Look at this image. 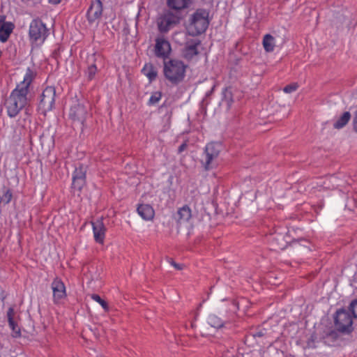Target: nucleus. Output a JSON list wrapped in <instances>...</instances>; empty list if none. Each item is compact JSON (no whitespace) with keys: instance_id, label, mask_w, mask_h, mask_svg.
I'll return each mask as SVG.
<instances>
[{"instance_id":"1","label":"nucleus","mask_w":357,"mask_h":357,"mask_svg":"<svg viewBox=\"0 0 357 357\" xmlns=\"http://www.w3.org/2000/svg\"><path fill=\"white\" fill-rule=\"evenodd\" d=\"M36 76V71L28 68L23 81L17 85L6 99L5 107L9 117L14 118L20 114L21 111L26 110V107H31L27 96L29 93V86Z\"/></svg>"},{"instance_id":"2","label":"nucleus","mask_w":357,"mask_h":357,"mask_svg":"<svg viewBox=\"0 0 357 357\" xmlns=\"http://www.w3.org/2000/svg\"><path fill=\"white\" fill-rule=\"evenodd\" d=\"M188 66L178 59H171L164 61L163 74L165 79L173 86L183 82Z\"/></svg>"},{"instance_id":"3","label":"nucleus","mask_w":357,"mask_h":357,"mask_svg":"<svg viewBox=\"0 0 357 357\" xmlns=\"http://www.w3.org/2000/svg\"><path fill=\"white\" fill-rule=\"evenodd\" d=\"M208 12L203 8H199L192 15L188 27L189 34L193 36H199L206 31L209 21Z\"/></svg>"},{"instance_id":"4","label":"nucleus","mask_w":357,"mask_h":357,"mask_svg":"<svg viewBox=\"0 0 357 357\" xmlns=\"http://www.w3.org/2000/svg\"><path fill=\"white\" fill-rule=\"evenodd\" d=\"M49 36V29L40 18L33 19L29 25V36L32 44H43Z\"/></svg>"},{"instance_id":"5","label":"nucleus","mask_w":357,"mask_h":357,"mask_svg":"<svg viewBox=\"0 0 357 357\" xmlns=\"http://www.w3.org/2000/svg\"><path fill=\"white\" fill-rule=\"evenodd\" d=\"M334 324L337 330L341 333L350 334L354 331L352 317L344 308L336 311Z\"/></svg>"},{"instance_id":"6","label":"nucleus","mask_w":357,"mask_h":357,"mask_svg":"<svg viewBox=\"0 0 357 357\" xmlns=\"http://www.w3.org/2000/svg\"><path fill=\"white\" fill-rule=\"evenodd\" d=\"M183 16L169 10L157 20L158 29L161 33H167L170 29L178 25Z\"/></svg>"},{"instance_id":"7","label":"nucleus","mask_w":357,"mask_h":357,"mask_svg":"<svg viewBox=\"0 0 357 357\" xmlns=\"http://www.w3.org/2000/svg\"><path fill=\"white\" fill-rule=\"evenodd\" d=\"M56 100V89L53 86H47L39 96L38 109L45 114L54 108Z\"/></svg>"},{"instance_id":"8","label":"nucleus","mask_w":357,"mask_h":357,"mask_svg":"<svg viewBox=\"0 0 357 357\" xmlns=\"http://www.w3.org/2000/svg\"><path fill=\"white\" fill-rule=\"evenodd\" d=\"M222 149V144L217 142L208 143L204 149L205 161H202L206 170L209 169L213 160L216 159Z\"/></svg>"},{"instance_id":"9","label":"nucleus","mask_w":357,"mask_h":357,"mask_svg":"<svg viewBox=\"0 0 357 357\" xmlns=\"http://www.w3.org/2000/svg\"><path fill=\"white\" fill-rule=\"evenodd\" d=\"M86 166L79 164L73 174L72 188L77 191H81L86 184Z\"/></svg>"},{"instance_id":"10","label":"nucleus","mask_w":357,"mask_h":357,"mask_svg":"<svg viewBox=\"0 0 357 357\" xmlns=\"http://www.w3.org/2000/svg\"><path fill=\"white\" fill-rule=\"evenodd\" d=\"M88 115L86 107L79 102L73 105L70 109L69 116L74 123L84 125Z\"/></svg>"},{"instance_id":"11","label":"nucleus","mask_w":357,"mask_h":357,"mask_svg":"<svg viewBox=\"0 0 357 357\" xmlns=\"http://www.w3.org/2000/svg\"><path fill=\"white\" fill-rule=\"evenodd\" d=\"M171 45L164 37H158L155 40V54L157 57L163 58L165 60L171 52Z\"/></svg>"},{"instance_id":"12","label":"nucleus","mask_w":357,"mask_h":357,"mask_svg":"<svg viewBox=\"0 0 357 357\" xmlns=\"http://www.w3.org/2000/svg\"><path fill=\"white\" fill-rule=\"evenodd\" d=\"M102 14V3L100 0H92L86 12V18L89 24L99 20Z\"/></svg>"},{"instance_id":"13","label":"nucleus","mask_w":357,"mask_h":357,"mask_svg":"<svg viewBox=\"0 0 357 357\" xmlns=\"http://www.w3.org/2000/svg\"><path fill=\"white\" fill-rule=\"evenodd\" d=\"M201 45V40L197 38L189 39L183 50V57L187 60H191L195 56L199 54L198 47Z\"/></svg>"},{"instance_id":"14","label":"nucleus","mask_w":357,"mask_h":357,"mask_svg":"<svg viewBox=\"0 0 357 357\" xmlns=\"http://www.w3.org/2000/svg\"><path fill=\"white\" fill-rule=\"evenodd\" d=\"M51 286L54 303H58L61 299L66 297V287L61 279L56 278L52 282Z\"/></svg>"},{"instance_id":"15","label":"nucleus","mask_w":357,"mask_h":357,"mask_svg":"<svg viewBox=\"0 0 357 357\" xmlns=\"http://www.w3.org/2000/svg\"><path fill=\"white\" fill-rule=\"evenodd\" d=\"M271 250H282L287 246L288 242L284 239L282 234H273L268 237Z\"/></svg>"},{"instance_id":"16","label":"nucleus","mask_w":357,"mask_h":357,"mask_svg":"<svg viewBox=\"0 0 357 357\" xmlns=\"http://www.w3.org/2000/svg\"><path fill=\"white\" fill-rule=\"evenodd\" d=\"M14 28L13 22L6 21L5 15H0V41L6 42Z\"/></svg>"},{"instance_id":"17","label":"nucleus","mask_w":357,"mask_h":357,"mask_svg":"<svg viewBox=\"0 0 357 357\" xmlns=\"http://www.w3.org/2000/svg\"><path fill=\"white\" fill-rule=\"evenodd\" d=\"M92 226L95 241L98 243H103L106 228L103 224L102 219L92 222Z\"/></svg>"},{"instance_id":"18","label":"nucleus","mask_w":357,"mask_h":357,"mask_svg":"<svg viewBox=\"0 0 357 357\" xmlns=\"http://www.w3.org/2000/svg\"><path fill=\"white\" fill-rule=\"evenodd\" d=\"M340 331L336 329L328 328L327 330L324 331L321 339L324 344L328 346H334L337 341L339 340Z\"/></svg>"},{"instance_id":"19","label":"nucleus","mask_w":357,"mask_h":357,"mask_svg":"<svg viewBox=\"0 0 357 357\" xmlns=\"http://www.w3.org/2000/svg\"><path fill=\"white\" fill-rule=\"evenodd\" d=\"M193 3V0H167V5L169 8L176 11L187 9Z\"/></svg>"},{"instance_id":"20","label":"nucleus","mask_w":357,"mask_h":357,"mask_svg":"<svg viewBox=\"0 0 357 357\" xmlns=\"http://www.w3.org/2000/svg\"><path fill=\"white\" fill-rule=\"evenodd\" d=\"M14 309L13 307H10L7 312V318L8 321V325L10 328L13 331V337H21V331L17 324L15 321L13 316H14Z\"/></svg>"},{"instance_id":"21","label":"nucleus","mask_w":357,"mask_h":357,"mask_svg":"<svg viewBox=\"0 0 357 357\" xmlns=\"http://www.w3.org/2000/svg\"><path fill=\"white\" fill-rule=\"evenodd\" d=\"M137 211L138 214L146 220H152L154 217V210L149 204H139Z\"/></svg>"},{"instance_id":"22","label":"nucleus","mask_w":357,"mask_h":357,"mask_svg":"<svg viewBox=\"0 0 357 357\" xmlns=\"http://www.w3.org/2000/svg\"><path fill=\"white\" fill-rule=\"evenodd\" d=\"M31 108L26 107V110L20 114L17 122V126L26 129V127L31 123Z\"/></svg>"},{"instance_id":"23","label":"nucleus","mask_w":357,"mask_h":357,"mask_svg":"<svg viewBox=\"0 0 357 357\" xmlns=\"http://www.w3.org/2000/svg\"><path fill=\"white\" fill-rule=\"evenodd\" d=\"M191 216V209L188 205H185L178 210L175 219L177 222H187L190 219Z\"/></svg>"},{"instance_id":"24","label":"nucleus","mask_w":357,"mask_h":357,"mask_svg":"<svg viewBox=\"0 0 357 357\" xmlns=\"http://www.w3.org/2000/svg\"><path fill=\"white\" fill-rule=\"evenodd\" d=\"M142 73L148 77L149 82L154 81L158 76L157 70L151 63H148L144 65L142 69Z\"/></svg>"},{"instance_id":"25","label":"nucleus","mask_w":357,"mask_h":357,"mask_svg":"<svg viewBox=\"0 0 357 357\" xmlns=\"http://www.w3.org/2000/svg\"><path fill=\"white\" fill-rule=\"evenodd\" d=\"M13 197V192L10 188L3 185L0 187V204H8Z\"/></svg>"},{"instance_id":"26","label":"nucleus","mask_w":357,"mask_h":357,"mask_svg":"<svg viewBox=\"0 0 357 357\" xmlns=\"http://www.w3.org/2000/svg\"><path fill=\"white\" fill-rule=\"evenodd\" d=\"M351 116V115L349 112H344L342 115L333 123V128L338 130L344 128L349 121Z\"/></svg>"},{"instance_id":"27","label":"nucleus","mask_w":357,"mask_h":357,"mask_svg":"<svg viewBox=\"0 0 357 357\" xmlns=\"http://www.w3.org/2000/svg\"><path fill=\"white\" fill-rule=\"evenodd\" d=\"M275 38L271 34H266L263 38V46L266 52H271L274 50Z\"/></svg>"},{"instance_id":"28","label":"nucleus","mask_w":357,"mask_h":357,"mask_svg":"<svg viewBox=\"0 0 357 357\" xmlns=\"http://www.w3.org/2000/svg\"><path fill=\"white\" fill-rule=\"evenodd\" d=\"M208 324L215 328H221L226 323L215 314H210L208 317Z\"/></svg>"},{"instance_id":"29","label":"nucleus","mask_w":357,"mask_h":357,"mask_svg":"<svg viewBox=\"0 0 357 357\" xmlns=\"http://www.w3.org/2000/svg\"><path fill=\"white\" fill-rule=\"evenodd\" d=\"M222 101L225 102L228 107H230L234 102L231 88H225L222 91Z\"/></svg>"},{"instance_id":"30","label":"nucleus","mask_w":357,"mask_h":357,"mask_svg":"<svg viewBox=\"0 0 357 357\" xmlns=\"http://www.w3.org/2000/svg\"><path fill=\"white\" fill-rule=\"evenodd\" d=\"M26 129L17 126L14 130L13 140L15 142L21 140L22 137L26 135Z\"/></svg>"},{"instance_id":"31","label":"nucleus","mask_w":357,"mask_h":357,"mask_svg":"<svg viewBox=\"0 0 357 357\" xmlns=\"http://www.w3.org/2000/svg\"><path fill=\"white\" fill-rule=\"evenodd\" d=\"M266 335V330L264 328L259 329L255 331L250 332L247 336H246V340H248L250 337H253L255 339L260 338Z\"/></svg>"},{"instance_id":"32","label":"nucleus","mask_w":357,"mask_h":357,"mask_svg":"<svg viewBox=\"0 0 357 357\" xmlns=\"http://www.w3.org/2000/svg\"><path fill=\"white\" fill-rule=\"evenodd\" d=\"M91 298L93 301L98 302L102 307L105 312H109V307L108 303H107V301L101 298V297L99 295L93 294L91 295Z\"/></svg>"},{"instance_id":"33","label":"nucleus","mask_w":357,"mask_h":357,"mask_svg":"<svg viewBox=\"0 0 357 357\" xmlns=\"http://www.w3.org/2000/svg\"><path fill=\"white\" fill-rule=\"evenodd\" d=\"M162 92H160V91L153 92L148 101V105H155L156 103H158L160 101V100L162 98Z\"/></svg>"},{"instance_id":"34","label":"nucleus","mask_w":357,"mask_h":357,"mask_svg":"<svg viewBox=\"0 0 357 357\" xmlns=\"http://www.w3.org/2000/svg\"><path fill=\"white\" fill-rule=\"evenodd\" d=\"M97 66L93 63L89 66L87 70L86 71V75L89 80H92L96 73Z\"/></svg>"},{"instance_id":"35","label":"nucleus","mask_w":357,"mask_h":357,"mask_svg":"<svg viewBox=\"0 0 357 357\" xmlns=\"http://www.w3.org/2000/svg\"><path fill=\"white\" fill-rule=\"evenodd\" d=\"M348 310L352 314L353 317L357 318V298L350 303Z\"/></svg>"},{"instance_id":"36","label":"nucleus","mask_w":357,"mask_h":357,"mask_svg":"<svg viewBox=\"0 0 357 357\" xmlns=\"http://www.w3.org/2000/svg\"><path fill=\"white\" fill-rule=\"evenodd\" d=\"M298 88V84L296 82L285 86L283 89L284 92L290 93L295 91Z\"/></svg>"},{"instance_id":"37","label":"nucleus","mask_w":357,"mask_h":357,"mask_svg":"<svg viewBox=\"0 0 357 357\" xmlns=\"http://www.w3.org/2000/svg\"><path fill=\"white\" fill-rule=\"evenodd\" d=\"M353 130L357 133V110L354 113V116L352 121Z\"/></svg>"},{"instance_id":"38","label":"nucleus","mask_w":357,"mask_h":357,"mask_svg":"<svg viewBox=\"0 0 357 357\" xmlns=\"http://www.w3.org/2000/svg\"><path fill=\"white\" fill-rule=\"evenodd\" d=\"M169 263L176 269V270H182L183 265L181 264L176 263L172 259H169Z\"/></svg>"},{"instance_id":"39","label":"nucleus","mask_w":357,"mask_h":357,"mask_svg":"<svg viewBox=\"0 0 357 357\" xmlns=\"http://www.w3.org/2000/svg\"><path fill=\"white\" fill-rule=\"evenodd\" d=\"M188 147L187 142H184L182 144H181L178 148V153H181L183 151H185Z\"/></svg>"},{"instance_id":"40","label":"nucleus","mask_w":357,"mask_h":357,"mask_svg":"<svg viewBox=\"0 0 357 357\" xmlns=\"http://www.w3.org/2000/svg\"><path fill=\"white\" fill-rule=\"evenodd\" d=\"M307 345L308 347L314 348V335H312L311 337L308 340L307 342Z\"/></svg>"},{"instance_id":"41","label":"nucleus","mask_w":357,"mask_h":357,"mask_svg":"<svg viewBox=\"0 0 357 357\" xmlns=\"http://www.w3.org/2000/svg\"><path fill=\"white\" fill-rule=\"evenodd\" d=\"M98 59H101L100 56L99 54H93L90 58H89V60H91L93 61H96Z\"/></svg>"},{"instance_id":"42","label":"nucleus","mask_w":357,"mask_h":357,"mask_svg":"<svg viewBox=\"0 0 357 357\" xmlns=\"http://www.w3.org/2000/svg\"><path fill=\"white\" fill-rule=\"evenodd\" d=\"M48 1L51 4L57 5L61 3V0H49Z\"/></svg>"},{"instance_id":"43","label":"nucleus","mask_w":357,"mask_h":357,"mask_svg":"<svg viewBox=\"0 0 357 357\" xmlns=\"http://www.w3.org/2000/svg\"><path fill=\"white\" fill-rule=\"evenodd\" d=\"M29 141H30V144L32 145V141H33V134L32 133L29 134Z\"/></svg>"},{"instance_id":"44","label":"nucleus","mask_w":357,"mask_h":357,"mask_svg":"<svg viewBox=\"0 0 357 357\" xmlns=\"http://www.w3.org/2000/svg\"><path fill=\"white\" fill-rule=\"evenodd\" d=\"M43 137H44V134L43 133L39 135V138H40V140L41 142V145H43L42 139H43Z\"/></svg>"},{"instance_id":"45","label":"nucleus","mask_w":357,"mask_h":357,"mask_svg":"<svg viewBox=\"0 0 357 357\" xmlns=\"http://www.w3.org/2000/svg\"><path fill=\"white\" fill-rule=\"evenodd\" d=\"M211 92H212V91H210L209 93H206V96H209V95H211Z\"/></svg>"},{"instance_id":"46","label":"nucleus","mask_w":357,"mask_h":357,"mask_svg":"<svg viewBox=\"0 0 357 357\" xmlns=\"http://www.w3.org/2000/svg\"><path fill=\"white\" fill-rule=\"evenodd\" d=\"M5 298H6V296H3V297L1 298V301H3Z\"/></svg>"}]
</instances>
